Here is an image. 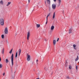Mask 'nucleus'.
I'll list each match as a JSON object with an SVG mask.
<instances>
[{"label":"nucleus","mask_w":79,"mask_h":79,"mask_svg":"<svg viewBox=\"0 0 79 79\" xmlns=\"http://www.w3.org/2000/svg\"><path fill=\"white\" fill-rule=\"evenodd\" d=\"M0 23L1 26L4 25V20L2 18L0 19Z\"/></svg>","instance_id":"f257e3e1"},{"label":"nucleus","mask_w":79,"mask_h":79,"mask_svg":"<svg viewBox=\"0 0 79 79\" xmlns=\"http://www.w3.org/2000/svg\"><path fill=\"white\" fill-rule=\"evenodd\" d=\"M14 55L13 54L11 56V60L12 66H13V56Z\"/></svg>","instance_id":"f03ea898"},{"label":"nucleus","mask_w":79,"mask_h":79,"mask_svg":"<svg viewBox=\"0 0 79 79\" xmlns=\"http://www.w3.org/2000/svg\"><path fill=\"white\" fill-rule=\"evenodd\" d=\"M27 60L28 61H30V60H31V56L30 55L27 54Z\"/></svg>","instance_id":"7ed1b4c3"},{"label":"nucleus","mask_w":79,"mask_h":79,"mask_svg":"<svg viewBox=\"0 0 79 79\" xmlns=\"http://www.w3.org/2000/svg\"><path fill=\"white\" fill-rule=\"evenodd\" d=\"M30 35H31V34L30 32H28L27 36V39L28 40L29 39V37H30Z\"/></svg>","instance_id":"20e7f679"},{"label":"nucleus","mask_w":79,"mask_h":79,"mask_svg":"<svg viewBox=\"0 0 79 79\" xmlns=\"http://www.w3.org/2000/svg\"><path fill=\"white\" fill-rule=\"evenodd\" d=\"M4 32L6 34H7L8 33V28L6 27L5 28Z\"/></svg>","instance_id":"39448f33"},{"label":"nucleus","mask_w":79,"mask_h":79,"mask_svg":"<svg viewBox=\"0 0 79 79\" xmlns=\"http://www.w3.org/2000/svg\"><path fill=\"white\" fill-rule=\"evenodd\" d=\"M52 7L53 10H55L56 8V5L55 4H53L52 5Z\"/></svg>","instance_id":"423d86ee"},{"label":"nucleus","mask_w":79,"mask_h":79,"mask_svg":"<svg viewBox=\"0 0 79 79\" xmlns=\"http://www.w3.org/2000/svg\"><path fill=\"white\" fill-rule=\"evenodd\" d=\"M72 27L70 28L69 30V34L72 33Z\"/></svg>","instance_id":"0eeeda50"},{"label":"nucleus","mask_w":79,"mask_h":79,"mask_svg":"<svg viewBox=\"0 0 79 79\" xmlns=\"http://www.w3.org/2000/svg\"><path fill=\"white\" fill-rule=\"evenodd\" d=\"M55 17V12H54L52 15V19H54Z\"/></svg>","instance_id":"6e6552de"},{"label":"nucleus","mask_w":79,"mask_h":79,"mask_svg":"<svg viewBox=\"0 0 79 79\" xmlns=\"http://www.w3.org/2000/svg\"><path fill=\"white\" fill-rule=\"evenodd\" d=\"M47 2L48 4L50 5L51 3L50 0H47Z\"/></svg>","instance_id":"1a4fd4ad"},{"label":"nucleus","mask_w":79,"mask_h":79,"mask_svg":"<svg viewBox=\"0 0 79 79\" xmlns=\"http://www.w3.org/2000/svg\"><path fill=\"white\" fill-rule=\"evenodd\" d=\"M55 28V27L53 26H52L51 27V31H53V29H54V28Z\"/></svg>","instance_id":"9d476101"},{"label":"nucleus","mask_w":79,"mask_h":79,"mask_svg":"<svg viewBox=\"0 0 79 79\" xmlns=\"http://www.w3.org/2000/svg\"><path fill=\"white\" fill-rule=\"evenodd\" d=\"M56 41L55 40H54L53 41V44L54 45H55V44H56Z\"/></svg>","instance_id":"9b49d317"},{"label":"nucleus","mask_w":79,"mask_h":79,"mask_svg":"<svg viewBox=\"0 0 79 79\" xmlns=\"http://www.w3.org/2000/svg\"><path fill=\"white\" fill-rule=\"evenodd\" d=\"M19 56L20 55V54H21V49H19Z\"/></svg>","instance_id":"f8f14e48"},{"label":"nucleus","mask_w":79,"mask_h":79,"mask_svg":"<svg viewBox=\"0 0 79 79\" xmlns=\"http://www.w3.org/2000/svg\"><path fill=\"white\" fill-rule=\"evenodd\" d=\"M73 47L74 49L75 50H76V44H73Z\"/></svg>","instance_id":"ddd939ff"},{"label":"nucleus","mask_w":79,"mask_h":79,"mask_svg":"<svg viewBox=\"0 0 79 79\" xmlns=\"http://www.w3.org/2000/svg\"><path fill=\"white\" fill-rule=\"evenodd\" d=\"M11 2H8L7 3V4L6 5V6H9V5L11 4Z\"/></svg>","instance_id":"4468645a"},{"label":"nucleus","mask_w":79,"mask_h":79,"mask_svg":"<svg viewBox=\"0 0 79 79\" xmlns=\"http://www.w3.org/2000/svg\"><path fill=\"white\" fill-rule=\"evenodd\" d=\"M59 5H60L61 3V0H57Z\"/></svg>","instance_id":"2eb2a0df"},{"label":"nucleus","mask_w":79,"mask_h":79,"mask_svg":"<svg viewBox=\"0 0 79 79\" xmlns=\"http://www.w3.org/2000/svg\"><path fill=\"white\" fill-rule=\"evenodd\" d=\"M79 60V56H77V57L76 58L75 61H77V60Z\"/></svg>","instance_id":"dca6fc26"},{"label":"nucleus","mask_w":79,"mask_h":79,"mask_svg":"<svg viewBox=\"0 0 79 79\" xmlns=\"http://www.w3.org/2000/svg\"><path fill=\"white\" fill-rule=\"evenodd\" d=\"M4 48H3L2 51V54H3H3H4Z\"/></svg>","instance_id":"f3484780"},{"label":"nucleus","mask_w":79,"mask_h":79,"mask_svg":"<svg viewBox=\"0 0 79 79\" xmlns=\"http://www.w3.org/2000/svg\"><path fill=\"white\" fill-rule=\"evenodd\" d=\"M6 63H7L9 62V61L8 60V59H6Z\"/></svg>","instance_id":"a211bd4d"},{"label":"nucleus","mask_w":79,"mask_h":79,"mask_svg":"<svg viewBox=\"0 0 79 79\" xmlns=\"http://www.w3.org/2000/svg\"><path fill=\"white\" fill-rule=\"evenodd\" d=\"M17 56H18V52H17L16 53V55H15V58H17Z\"/></svg>","instance_id":"6ab92c4d"},{"label":"nucleus","mask_w":79,"mask_h":79,"mask_svg":"<svg viewBox=\"0 0 79 79\" xmlns=\"http://www.w3.org/2000/svg\"><path fill=\"white\" fill-rule=\"evenodd\" d=\"M1 37L2 39H4V35H1Z\"/></svg>","instance_id":"aec40b11"},{"label":"nucleus","mask_w":79,"mask_h":79,"mask_svg":"<svg viewBox=\"0 0 79 79\" xmlns=\"http://www.w3.org/2000/svg\"><path fill=\"white\" fill-rule=\"evenodd\" d=\"M36 26L37 27H40V24H37Z\"/></svg>","instance_id":"412c9836"},{"label":"nucleus","mask_w":79,"mask_h":79,"mask_svg":"<svg viewBox=\"0 0 79 79\" xmlns=\"http://www.w3.org/2000/svg\"><path fill=\"white\" fill-rule=\"evenodd\" d=\"M12 50H13V49H12L9 52V53L11 54V53H12Z\"/></svg>","instance_id":"4be33fe9"},{"label":"nucleus","mask_w":79,"mask_h":79,"mask_svg":"<svg viewBox=\"0 0 79 79\" xmlns=\"http://www.w3.org/2000/svg\"><path fill=\"white\" fill-rule=\"evenodd\" d=\"M2 66H3L2 65V64H0V68H2Z\"/></svg>","instance_id":"5701e85b"},{"label":"nucleus","mask_w":79,"mask_h":79,"mask_svg":"<svg viewBox=\"0 0 79 79\" xmlns=\"http://www.w3.org/2000/svg\"><path fill=\"white\" fill-rule=\"evenodd\" d=\"M0 3L1 4H2V5L3 4V1H1L0 2Z\"/></svg>","instance_id":"b1692460"},{"label":"nucleus","mask_w":79,"mask_h":79,"mask_svg":"<svg viewBox=\"0 0 79 79\" xmlns=\"http://www.w3.org/2000/svg\"><path fill=\"white\" fill-rule=\"evenodd\" d=\"M71 68H72L71 66L69 65V69H71Z\"/></svg>","instance_id":"393cba45"},{"label":"nucleus","mask_w":79,"mask_h":79,"mask_svg":"<svg viewBox=\"0 0 79 79\" xmlns=\"http://www.w3.org/2000/svg\"><path fill=\"white\" fill-rule=\"evenodd\" d=\"M38 61H39V60H36V62L37 64H38Z\"/></svg>","instance_id":"a878e982"},{"label":"nucleus","mask_w":79,"mask_h":79,"mask_svg":"<svg viewBox=\"0 0 79 79\" xmlns=\"http://www.w3.org/2000/svg\"><path fill=\"white\" fill-rule=\"evenodd\" d=\"M5 75V73H4L2 74V75H3V76H4Z\"/></svg>","instance_id":"bb28decb"},{"label":"nucleus","mask_w":79,"mask_h":79,"mask_svg":"<svg viewBox=\"0 0 79 79\" xmlns=\"http://www.w3.org/2000/svg\"><path fill=\"white\" fill-rule=\"evenodd\" d=\"M48 22V20H46V24H47Z\"/></svg>","instance_id":"cd10ccee"},{"label":"nucleus","mask_w":79,"mask_h":79,"mask_svg":"<svg viewBox=\"0 0 79 79\" xmlns=\"http://www.w3.org/2000/svg\"><path fill=\"white\" fill-rule=\"evenodd\" d=\"M76 69L77 70V65L76 66Z\"/></svg>","instance_id":"c85d7f7f"},{"label":"nucleus","mask_w":79,"mask_h":79,"mask_svg":"<svg viewBox=\"0 0 79 79\" xmlns=\"http://www.w3.org/2000/svg\"><path fill=\"white\" fill-rule=\"evenodd\" d=\"M60 39L59 38H58L57 40V42H58V40Z\"/></svg>","instance_id":"c756f323"},{"label":"nucleus","mask_w":79,"mask_h":79,"mask_svg":"<svg viewBox=\"0 0 79 79\" xmlns=\"http://www.w3.org/2000/svg\"><path fill=\"white\" fill-rule=\"evenodd\" d=\"M50 13L47 16V17H48V16H50Z\"/></svg>","instance_id":"7c9ffc66"},{"label":"nucleus","mask_w":79,"mask_h":79,"mask_svg":"<svg viewBox=\"0 0 79 79\" xmlns=\"http://www.w3.org/2000/svg\"><path fill=\"white\" fill-rule=\"evenodd\" d=\"M46 20H48V17H47V18H46Z\"/></svg>","instance_id":"2f4dec72"},{"label":"nucleus","mask_w":79,"mask_h":79,"mask_svg":"<svg viewBox=\"0 0 79 79\" xmlns=\"http://www.w3.org/2000/svg\"><path fill=\"white\" fill-rule=\"evenodd\" d=\"M55 2H56V0H53Z\"/></svg>","instance_id":"473e14b6"},{"label":"nucleus","mask_w":79,"mask_h":79,"mask_svg":"<svg viewBox=\"0 0 79 79\" xmlns=\"http://www.w3.org/2000/svg\"><path fill=\"white\" fill-rule=\"evenodd\" d=\"M30 0H28V3H29V2H30Z\"/></svg>","instance_id":"72a5a7b5"},{"label":"nucleus","mask_w":79,"mask_h":79,"mask_svg":"<svg viewBox=\"0 0 79 79\" xmlns=\"http://www.w3.org/2000/svg\"><path fill=\"white\" fill-rule=\"evenodd\" d=\"M1 61V58H0V61Z\"/></svg>","instance_id":"f704fd0d"},{"label":"nucleus","mask_w":79,"mask_h":79,"mask_svg":"<svg viewBox=\"0 0 79 79\" xmlns=\"http://www.w3.org/2000/svg\"><path fill=\"white\" fill-rule=\"evenodd\" d=\"M64 11H63V13H64Z\"/></svg>","instance_id":"c9c22d12"},{"label":"nucleus","mask_w":79,"mask_h":79,"mask_svg":"<svg viewBox=\"0 0 79 79\" xmlns=\"http://www.w3.org/2000/svg\"><path fill=\"white\" fill-rule=\"evenodd\" d=\"M15 77V76H14V77L13 78H14Z\"/></svg>","instance_id":"e433bc0d"},{"label":"nucleus","mask_w":79,"mask_h":79,"mask_svg":"<svg viewBox=\"0 0 79 79\" xmlns=\"http://www.w3.org/2000/svg\"><path fill=\"white\" fill-rule=\"evenodd\" d=\"M45 4H46V2H45Z\"/></svg>","instance_id":"4c0bfd02"}]
</instances>
